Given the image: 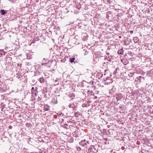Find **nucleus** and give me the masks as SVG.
Returning a JSON list of instances; mask_svg holds the SVG:
<instances>
[{
  "label": "nucleus",
  "instance_id": "obj_1",
  "mask_svg": "<svg viewBox=\"0 0 153 153\" xmlns=\"http://www.w3.org/2000/svg\"><path fill=\"white\" fill-rule=\"evenodd\" d=\"M79 143L80 145H82V146H86V148H87L86 146L88 145V144H89L88 141H86L85 140H81L79 142Z\"/></svg>",
  "mask_w": 153,
  "mask_h": 153
},
{
  "label": "nucleus",
  "instance_id": "obj_2",
  "mask_svg": "<svg viewBox=\"0 0 153 153\" xmlns=\"http://www.w3.org/2000/svg\"><path fill=\"white\" fill-rule=\"evenodd\" d=\"M88 152H95L96 151V149L94 146H91V147L88 149Z\"/></svg>",
  "mask_w": 153,
  "mask_h": 153
},
{
  "label": "nucleus",
  "instance_id": "obj_3",
  "mask_svg": "<svg viewBox=\"0 0 153 153\" xmlns=\"http://www.w3.org/2000/svg\"><path fill=\"white\" fill-rule=\"evenodd\" d=\"M123 97V94L121 93H119L117 94L116 97V99L117 100H119L121 99Z\"/></svg>",
  "mask_w": 153,
  "mask_h": 153
},
{
  "label": "nucleus",
  "instance_id": "obj_4",
  "mask_svg": "<svg viewBox=\"0 0 153 153\" xmlns=\"http://www.w3.org/2000/svg\"><path fill=\"white\" fill-rule=\"evenodd\" d=\"M43 108L45 111H48L50 110V106L47 105H45Z\"/></svg>",
  "mask_w": 153,
  "mask_h": 153
},
{
  "label": "nucleus",
  "instance_id": "obj_5",
  "mask_svg": "<svg viewBox=\"0 0 153 153\" xmlns=\"http://www.w3.org/2000/svg\"><path fill=\"white\" fill-rule=\"evenodd\" d=\"M68 107L69 108H71L72 109V110H74L76 108V107L75 106V105L73 104H70L68 105Z\"/></svg>",
  "mask_w": 153,
  "mask_h": 153
},
{
  "label": "nucleus",
  "instance_id": "obj_6",
  "mask_svg": "<svg viewBox=\"0 0 153 153\" xmlns=\"http://www.w3.org/2000/svg\"><path fill=\"white\" fill-rule=\"evenodd\" d=\"M133 40L135 43H137L139 41V39L137 37H135L133 38Z\"/></svg>",
  "mask_w": 153,
  "mask_h": 153
},
{
  "label": "nucleus",
  "instance_id": "obj_7",
  "mask_svg": "<svg viewBox=\"0 0 153 153\" xmlns=\"http://www.w3.org/2000/svg\"><path fill=\"white\" fill-rule=\"evenodd\" d=\"M123 48H121V49L119 50L118 51V53L120 54H123Z\"/></svg>",
  "mask_w": 153,
  "mask_h": 153
},
{
  "label": "nucleus",
  "instance_id": "obj_8",
  "mask_svg": "<svg viewBox=\"0 0 153 153\" xmlns=\"http://www.w3.org/2000/svg\"><path fill=\"white\" fill-rule=\"evenodd\" d=\"M75 60V58L74 57H73L72 58L70 59V62L71 63H72L73 62H74V63H75L76 62L75 61H74Z\"/></svg>",
  "mask_w": 153,
  "mask_h": 153
},
{
  "label": "nucleus",
  "instance_id": "obj_9",
  "mask_svg": "<svg viewBox=\"0 0 153 153\" xmlns=\"http://www.w3.org/2000/svg\"><path fill=\"white\" fill-rule=\"evenodd\" d=\"M123 60H124V61H125V62H123V64L124 65H126V64H127L128 63V60H126H126L125 59H124V60H123Z\"/></svg>",
  "mask_w": 153,
  "mask_h": 153
},
{
  "label": "nucleus",
  "instance_id": "obj_10",
  "mask_svg": "<svg viewBox=\"0 0 153 153\" xmlns=\"http://www.w3.org/2000/svg\"><path fill=\"white\" fill-rule=\"evenodd\" d=\"M41 83H43L44 82L45 79L44 78H41L39 79V80Z\"/></svg>",
  "mask_w": 153,
  "mask_h": 153
},
{
  "label": "nucleus",
  "instance_id": "obj_11",
  "mask_svg": "<svg viewBox=\"0 0 153 153\" xmlns=\"http://www.w3.org/2000/svg\"><path fill=\"white\" fill-rule=\"evenodd\" d=\"M1 13L2 15H4L5 14V12L3 10H1Z\"/></svg>",
  "mask_w": 153,
  "mask_h": 153
},
{
  "label": "nucleus",
  "instance_id": "obj_12",
  "mask_svg": "<svg viewBox=\"0 0 153 153\" xmlns=\"http://www.w3.org/2000/svg\"><path fill=\"white\" fill-rule=\"evenodd\" d=\"M88 38V37L87 36H85V38H84V37H83V40H86Z\"/></svg>",
  "mask_w": 153,
  "mask_h": 153
},
{
  "label": "nucleus",
  "instance_id": "obj_13",
  "mask_svg": "<svg viewBox=\"0 0 153 153\" xmlns=\"http://www.w3.org/2000/svg\"><path fill=\"white\" fill-rule=\"evenodd\" d=\"M77 149L78 151H80L81 149L80 147H77Z\"/></svg>",
  "mask_w": 153,
  "mask_h": 153
},
{
  "label": "nucleus",
  "instance_id": "obj_14",
  "mask_svg": "<svg viewBox=\"0 0 153 153\" xmlns=\"http://www.w3.org/2000/svg\"><path fill=\"white\" fill-rule=\"evenodd\" d=\"M134 74V72H132L130 73V75H131L132 76Z\"/></svg>",
  "mask_w": 153,
  "mask_h": 153
},
{
  "label": "nucleus",
  "instance_id": "obj_15",
  "mask_svg": "<svg viewBox=\"0 0 153 153\" xmlns=\"http://www.w3.org/2000/svg\"><path fill=\"white\" fill-rule=\"evenodd\" d=\"M130 33L132 34L133 33V30H131L130 32Z\"/></svg>",
  "mask_w": 153,
  "mask_h": 153
},
{
  "label": "nucleus",
  "instance_id": "obj_16",
  "mask_svg": "<svg viewBox=\"0 0 153 153\" xmlns=\"http://www.w3.org/2000/svg\"><path fill=\"white\" fill-rule=\"evenodd\" d=\"M129 75L130 76V77H132V76L131 75H130V74H129Z\"/></svg>",
  "mask_w": 153,
  "mask_h": 153
},
{
  "label": "nucleus",
  "instance_id": "obj_17",
  "mask_svg": "<svg viewBox=\"0 0 153 153\" xmlns=\"http://www.w3.org/2000/svg\"><path fill=\"white\" fill-rule=\"evenodd\" d=\"M74 97V95L73 94H72V95L71 96V97Z\"/></svg>",
  "mask_w": 153,
  "mask_h": 153
},
{
  "label": "nucleus",
  "instance_id": "obj_18",
  "mask_svg": "<svg viewBox=\"0 0 153 153\" xmlns=\"http://www.w3.org/2000/svg\"><path fill=\"white\" fill-rule=\"evenodd\" d=\"M64 125H66V126H68V124H65Z\"/></svg>",
  "mask_w": 153,
  "mask_h": 153
},
{
  "label": "nucleus",
  "instance_id": "obj_19",
  "mask_svg": "<svg viewBox=\"0 0 153 153\" xmlns=\"http://www.w3.org/2000/svg\"><path fill=\"white\" fill-rule=\"evenodd\" d=\"M107 139V138H105V140H106V139Z\"/></svg>",
  "mask_w": 153,
  "mask_h": 153
},
{
  "label": "nucleus",
  "instance_id": "obj_20",
  "mask_svg": "<svg viewBox=\"0 0 153 153\" xmlns=\"http://www.w3.org/2000/svg\"><path fill=\"white\" fill-rule=\"evenodd\" d=\"M39 151H41V150H40ZM39 152H40L41 153H42L41 152H40V151H39Z\"/></svg>",
  "mask_w": 153,
  "mask_h": 153
},
{
  "label": "nucleus",
  "instance_id": "obj_21",
  "mask_svg": "<svg viewBox=\"0 0 153 153\" xmlns=\"http://www.w3.org/2000/svg\"><path fill=\"white\" fill-rule=\"evenodd\" d=\"M95 98H97V97L96 96H95Z\"/></svg>",
  "mask_w": 153,
  "mask_h": 153
},
{
  "label": "nucleus",
  "instance_id": "obj_22",
  "mask_svg": "<svg viewBox=\"0 0 153 153\" xmlns=\"http://www.w3.org/2000/svg\"><path fill=\"white\" fill-rule=\"evenodd\" d=\"M32 89H34V88H33V87H32Z\"/></svg>",
  "mask_w": 153,
  "mask_h": 153
},
{
  "label": "nucleus",
  "instance_id": "obj_23",
  "mask_svg": "<svg viewBox=\"0 0 153 153\" xmlns=\"http://www.w3.org/2000/svg\"><path fill=\"white\" fill-rule=\"evenodd\" d=\"M93 95H94V93L93 94Z\"/></svg>",
  "mask_w": 153,
  "mask_h": 153
}]
</instances>
